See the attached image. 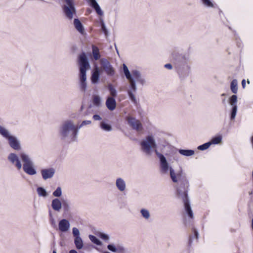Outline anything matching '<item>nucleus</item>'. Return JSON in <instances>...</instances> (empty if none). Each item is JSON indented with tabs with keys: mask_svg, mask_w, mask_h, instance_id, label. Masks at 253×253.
I'll list each match as a JSON object with an SVG mask.
<instances>
[{
	"mask_svg": "<svg viewBox=\"0 0 253 253\" xmlns=\"http://www.w3.org/2000/svg\"><path fill=\"white\" fill-rule=\"evenodd\" d=\"M55 173V169L53 168L42 169L41 170V173L43 180L52 178Z\"/></svg>",
	"mask_w": 253,
	"mask_h": 253,
	"instance_id": "ddd939ff",
	"label": "nucleus"
},
{
	"mask_svg": "<svg viewBox=\"0 0 253 253\" xmlns=\"http://www.w3.org/2000/svg\"><path fill=\"white\" fill-rule=\"evenodd\" d=\"M92 118L95 121H100L102 119L101 117L97 114L94 115Z\"/></svg>",
	"mask_w": 253,
	"mask_h": 253,
	"instance_id": "c03bdc74",
	"label": "nucleus"
},
{
	"mask_svg": "<svg viewBox=\"0 0 253 253\" xmlns=\"http://www.w3.org/2000/svg\"><path fill=\"white\" fill-rule=\"evenodd\" d=\"M135 91H133L131 89V88H130V89H129L128 91H127V93H128V95L129 96V97L130 98V99L131 100V101L136 104V102H137V100H136V99L135 98V95H134L133 94V92H135Z\"/></svg>",
	"mask_w": 253,
	"mask_h": 253,
	"instance_id": "c756f323",
	"label": "nucleus"
},
{
	"mask_svg": "<svg viewBox=\"0 0 253 253\" xmlns=\"http://www.w3.org/2000/svg\"><path fill=\"white\" fill-rule=\"evenodd\" d=\"M69 221L66 219H61L58 223L59 230L62 232H66L68 231L70 228Z\"/></svg>",
	"mask_w": 253,
	"mask_h": 253,
	"instance_id": "2eb2a0df",
	"label": "nucleus"
},
{
	"mask_svg": "<svg viewBox=\"0 0 253 253\" xmlns=\"http://www.w3.org/2000/svg\"><path fill=\"white\" fill-rule=\"evenodd\" d=\"M247 83H248V84H250V81H249V80H248V81H247Z\"/></svg>",
	"mask_w": 253,
	"mask_h": 253,
	"instance_id": "6e6d98bb",
	"label": "nucleus"
},
{
	"mask_svg": "<svg viewBox=\"0 0 253 253\" xmlns=\"http://www.w3.org/2000/svg\"><path fill=\"white\" fill-rule=\"evenodd\" d=\"M194 154V151L193 150H191V156Z\"/></svg>",
	"mask_w": 253,
	"mask_h": 253,
	"instance_id": "8fccbe9b",
	"label": "nucleus"
},
{
	"mask_svg": "<svg viewBox=\"0 0 253 253\" xmlns=\"http://www.w3.org/2000/svg\"><path fill=\"white\" fill-rule=\"evenodd\" d=\"M118 250L120 251H124L125 249L123 247H119Z\"/></svg>",
	"mask_w": 253,
	"mask_h": 253,
	"instance_id": "09e8293b",
	"label": "nucleus"
},
{
	"mask_svg": "<svg viewBox=\"0 0 253 253\" xmlns=\"http://www.w3.org/2000/svg\"><path fill=\"white\" fill-rule=\"evenodd\" d=\"M89 5L96 11L99 15H102L103 12L102 11L100 6L96 0H87Z\"/></svg>",
	"mask_w": 253,
	"mask_h": 253,
	"instance_id": "6ab92c4d",
	"label": "nucleus"
},
{
	"mask_svg": "<svg viewBox=\"0 0 253 253\" xmlns=\"http://www.w3.org/2000/svg\"><path fill=\"white\" fill-rule=\"evenodd\" d=\"M100 23H101V30L102 32L104 33L105 35L107 37L108 35V32L107 31V29L106 27L105 24L104 22V21L102 19H100Z\"/></svg>",
	"mask_w": 253,
	"mask_h": 253,
	"instance_id": "f704fd0d",
	"label": "nucleus"
},
{
	"mask_svg": "<svg viewBox=\"0 0 253 253\" xmlns=\"http://www.w3.org/2000/svg\"><path fill=\"white\" fill-rule=\"evenodd\" d=\"M92 103L96 107L99 108L102 106L101 97L98 95H94L92 96Z\"/></svg>",
	"mask_w": 253,
	"mask_h": 253,
	"instance_id": "412c9836",
	"label": "nucleus"
},
{
	"mask_svg": "<svg viewBox=\"0 0 253 253\" xmlns=\"http://www.w3.org/2000/svg\"><path fill=\"white\" fill-rule=\"evenodd\" d=\"M100 126L103 130L106 131H110L112 130V126L104 122H101Z\"/></svg>",
	"mask_w": 253,
	"mask_h": 253,
	"instance_id": "a878e982",
	"label": "nucleus"
},
{
	"mask_svg": "<svg viewBox=\"0 0 253 253\" xmlns=\"http://www.w3.org/2000/svg\"><path fill=\"white\" fill-rule=\"evenodd\" d=\"M74 243L78 249L80 250L83 248V242L80 237H76V238H75Z\"/></svg>",
	"mask_w": 253,
	"mask_h": 253,
	"instance_id": "5701e85b",
	"label": "nucleus"
},
{
	"mask_svg": "<svg viewBox=\"0 0 253 253\" xmlns=\"http://www.w3.org/2000/svg\"><path fill=\"white\" fill-rule=\"evenodd\" d=\"M100 77V69L96 66L92 72L91 76V81L93 84H96L98 83Z\"/></svg>",
	"mask_w": 253,
	"mask_h": 253,
	"instance_id": "dca6fc26",
	"label": "nucleus"
},
{
	"mask_svg": "<svg viewBox=\"0 0 253 253\" xmlns=\"http://www.w3.org/2000/svg\"><path fill=\"white\" fill-rule=\"evenodd\" d=\"M73 234L75 238H76V237H80V231L76 227H74L73 228Z\"/></svg>",
	"mask_w": 253,
	"mask_h": 253,
	"instance_id": "79ce46f5",
	"label": "nucleus"
},
{
	"mask_svg": "<svg viewBox=\"0 0 253 253\" xmlns=\"http://www.w3.org/2000/svg\"><path fill=\"white\" fill-rule=\"evenodd\" d=\"M203 4L208 7H213V4L210 0H202Z\"/></svg>",
	"mask_w": 253,
	"mask_h": 253,
	"instance_id": "a19ab883",
	"label": "nucleus"
},
{
	"mask_svg": "<svg viewBox=\"0 0 253 253\" xmlns=\"http://www.w3.org/2000/svg\"><path fill=\"white\" fill-rule=\"evenodd\" d=\"M0 135L7 140L9 147L15 151L22 149L21 142L18 138L13 135L6 127L0 125Z\"/></svg>",
	"mask_w": 253,
	"mask_h": 253,
	"instance_id": "423d86ee",
	"label": "nucleus"
},
{
	"mask_svg": "<svg viewBox=\"0 0 253 253\" xmlns=\"http://www.w3.org/2000/svg\"><path fill=\"white\" fill-rule=\"evenodd\" d=\"M116 186L121 192L124 193L126 189V184L125 180L122 177H118L116 180Z\"/></svg>",
	"mask_w": 253,
	"mask_h": 253,
	"instance_id": "4468645a",
	"label": "nucleus"
},
{
	"mask_svg": "<svg viewBox=\"0 0 253 253\" xmlns=\"http://www.w3.org/2000/svg\"><path fill=\"white\" fill-rule=\"evenodd\" d=\"M231 90L234 93H236L238 90L237 81L236 80H233L231 83Z\"/></svg>",
	"mask_w": 253,
	"mask_h": 253,
	"instance_id": "cd10ccee",
	"label": "nucleus"
},
{
	"mask_svg": "<svg viewBox=\"0 0 253 253\" xmlns=\"http://www.w3.org/2000/svg\"><path fill=\"white\" fill-rule=\"evenodd\" d=\"M97 236L102 239H103L104 240H108L109 239V237L108 235L102 232H99L97 234Z\"/></svg>",
	"mask_w": 253,
	"mask_h": 253,
	"instance_id": "4c0bfd02",
	"label": "nucleus"
},
{
	"mask_svg": "<svg viewBox=\"0 0 253 253\" xmlns=\"http://www.w3.org/2000/svg\"><path fill=\"white\" fill-rule=\"evenodd\" d=\"M107 248L109 250L113 252H116L117 249L114 245L110 244L107 246Z\"/></svg>",
	"mask_w": 253,
	"mask_h": 253,
	"instance_id": "37998d69",
	"label": "nucleus"
},
{
	"mask_svg": "<svg viewBox=\"0 0 253 253\" xmlns=\"http://www.w3.org/2000/svg\"><path fill=\"white\" fill-rule=\"evenodd\" d=\"M188 244H190V237H189L188 238Z\"/></svg>",
	"mask_w": 253,
	"mask_h": 253,
	"instance_id": "603ef678",
	"label": "nucleus"
},
{
	"mask_svg": "<svg viewBox=\"0 0 253 253\" xmlns=\"http://www.w3.org/2000/svg\"><path fill=\"white\" fill-rule=\"evenodd\" d=\"M62 194V188L61 187L58 186L56 188V189L53 192L52 195L56 197V198H58L60 197Z\"/></svg>",
	"mask_w": 253,
	"mask_h": 253,
	"instance_id": "c85d7f7f",
	"label": "nucleus"
},
{
	"mask_svg": "<svg viewBox=\"0 0 253 253\" xmlns=\"http://www.w3.org/2000/svg\"><path fill=\"white\" fill-rule=\"evenodd\" d=\"M108 90L110 92L111 97H113L115 98L117 94V92L116 89L114 87V86L112 84H109L108 86Z\"/></svg>",
	"mask_w": 253,
	"mask_h": 253,
	"instance_id": "7c9ffc66",
	"label": "nucleus"
},
{
	"mask_svg": "<svg viewBox=\"0 0 253 253\" xmlns=\"http://www.w3.org/2000/svg\"><path fill=\"white\" fill-rule=\"evenodd\" d=\"M131 73L132 76L133 77V78L136 80L137 82L142 85H144L145 84V80L142 77L141 74L139 71L137 70H134L131 71Z\"/></svg>",
	"mask_w": 253,
	"mask_h": 253,
	"instance_id": "f3484780",
	"label": "nucleus"
},
{
	"mask_svg": "<svg viewBox=\"0 0 253 253\" xmlns=\"http://www.w3.org/2000/svg\"><path fill=\"white\" fill-rule=\"evenodd\" d=\"M74 25L76 29L81 34H84V26L78 18H75L74 20Z\"/></svg>",
	"mask_w": 253,
	"mask_h": 253,
	"instance_id": "aec40b11",
	"label": "nucleus"
},
{
	"mask_svg": "<svg viewBox=\"0 0 253 253\" xmlns=\"http://www.w3.org/2000/svg\"><path fill=\"white\" fill-rule=\"evenodd\" d=\"M164 67L168 69L169 70H171L172 69V66L170 64H166L165 65Z\"/></svg>",
	"mask_w": 253,
	"mask_h": 253,
	"instance_id": "a18cd8bd",
	"label": "nucleus"
},
{
	"mask_svg": "<svg viewBox=\"0 0 253 253\" xmlns=\"http://www.w3.org/2000/svg\"><path fill=\"white\" fill-rule=\"evenodd\" d=\"M140 212L142 217L146 220H148L150 218V213L148 210L145 209H142L140 210Z\"/></svg>",
	"mask_w": 253,
	"mask_h": 253,
	"instance_id": "393cba45",
	"label": "nucleus"
},
{
	"mask_svg": "<svg viewBox=\"0 0 253 253\" xmlns=\"http://www.w3.org/2000/svg\"><path fill=\"white\" fill-rule=\"evenodd\" d=\"M222 140V137L220 135H218L212 138L211 141L210 142L211 143V144H217L221 142Z\"/></svg>",
	"mask_w": 253,
	"mask_h": 253,
	"instance_id": "473e14b6",
	"label": "nucleus"
},
{
	"mask_svg": "<svg viewBox=\"0 0 253 253\" xmlns=\"http://www.w3.org/2000/svg\"><path fill=\"white\" fill-rule=\"evenodd\" d=\"M190 216H191V218H192L193 217V214H192V211H191V214H190Z\"/></svg>",
	"mask_w": 253,
	"mask_h": 253,
	"instance_id": "3c124183",
	"label": "nucleus"
},
{
	"mask_svg": "<svg viewBox=\"0 0 253 253\" xmlns=\"http://www.w3.org/2000/svg\"><path fill=\"white\" fill-rule=\"evenodd\" d=\"M88 237L90 240L96 245L101 246L102 245L101 242L95 236L92 235H89Z\"/></svg>",
	"mask_w": 253,
	"mask_h": 253,
	"instance_id": "2f4dec72",
	"label": "nucleus"
},
{
	"mask_svg": "<svg viewBox=\"0 0 253 253\" xmlns=\"http://www.w3.org/2000/svg\"><path fill=\"white\" fill-rule=\"evenodd\" d=\"M66 4L63 6V10L65 16L69 19L73 18L74 14H76V8L74 6V0H64Z\"/></svg>",
	"mask_w": 253,
	"mask_h": 253,
	"instance_id": "1a4fd4ad",
	"label": "nucleus"
},
{
	"mask_svg": "<svg viewBox=\"0 0 253 253\" xmlns=\"http://www.w3.org/2000/svg\"><path fill=\"white\" fill-rule=\"evenodd\" d=\"M92 55L95 60H98L100 58V54L98 48L94 45H92Z\"/></svg>",
	"mask_w": 253,
	"mask_h": 253,
	"instance_id": "4be33fe9",
	"label": "nucleus"
},
{
	"mask_svg": "<svg viewBox=\"0 0 253 253\" xmlns=\"http://www.w3.org/2000/svg\"><path fill=\"white\" fill-rule=\"evenodd\" d=\"M123 69L124 73L129 83V87L133 91H136L137 87L134 79L132 78L127 66L125 64H123Z\"/></svg>",
	"mask_w": 253,
	"mask_h": 253,
	"instance_id": "f8f14e48",
	"label": "nucleus"
},
{
	"mask_svg": "<svg viewBox=\"0 0 253 253\" xmlns=\"http://www.w3.org/2000/svg\"><path fill=\"white\" fill-rule=\"evenodd\" d=\"M106 106L110 111H113L116 107V101L115 98L108 97L106 101Z\"/></svg>",
	"mask_w": 253,
	"mask_h": 253,
	"instance_id": "a211bd4d",
	"label": "nucleus"
},
{
	"mask_svg": "<svg viewBox=\"0 0 253 253\" xmlns=\"http://www.w3.org/2000/svg\"><path fill=\"white\" fill-rule=\"evenodd\" d=\"M78 133L76 126L72 120L65 121L59 129L61 139L69 142L77 141Z\"/></svg>",
	"mask_w": 253,
	"mask_h": 253,
	"instance_id": "20e7f679",
	"label": "nucleus"
},
{
	"mask_svg": "<svg viewBox=\"0 0 253 253\" xmlns=\"http://www.w3.org/2000/svg\"><path fill=\"white\" fill-rule=\"evenodd\" d=\"M7 160L17 170H20L22 168L23 171L29 175L37 174L34 162L26 152H20L18 155L15 153H10L7 156Z\"/></svg>",
	"mask_w": 253,
	"mask_h": 253,
	"instance_id": "f03ea898",
	"label": "nucleus"
},
{
	"mask_svg": "<svg viewBox=\"0 0 253 253\" xmlns=\"http://www.w3.org/2000/svg\"><path fill=\"white\" fill-rule=\"evenodd\" d=\"M91 123V121L89 120L84 121L82 123L78 126H76L78 131L79 129L84 126L90 125Z\"/></svg>",
	"mask_w": 253,
	"mask_h": 253,
	"instance_id": "e433bc0d",
	"label": "nucleus"
},
{
	"mask_svg": "<svg viewBox=\"0 0 253 253\" xmlns=\"http://www.w3.org/2000/svg\"><path fill=\"white\" fill-rule=\"evenodd\" d=\"M53 253H56V251L54 250V251H53Z\"/></svg>",
	"mask_w": 253,
	"mask_h": 253,
	"instance_id": "864d4df0",
	"label": "nucleus"
},
{
	"mask_svg": "<svg viewBox=\"0 0 253 253\" xmlns=\"http://www.w3.org/2000/svg\"><path fill=\"white\" fill-rule=\"evenodd\" d=\"M104 253H110L108 252H104Z\"/></svg>",
	"mask_w": 253,
	"mask_h": 253,
	"instance_id": "5fc2aeb1",
	"label": "nucleus"
},
{
	"mask_svg": "<svg viewBox=\"0 0 253 253\" xmlns=\"http://www.w3.org/2000/svg\"><path fill=\"white\" fill-rule=\"evenodd\" d=\"M51 206L55 211L59 212L62 208L64 212H68L71 210L70 202L67 199L54 198L51 201Z\"/></svg>",
	"mask_w": 253,
	"mask_h": 253,
	"instance_id": "0eeeda50",
	"label": "nucleus"
},
{
	"mask_svg": "<svg viewBox=\"0 0 253 253\" xmlns=\"http://www.w3.org/2000/svg\"><path fill=\"white\" fill-rule=\"evenodd\" d=\"M126 120L129 126L133 129L136 130L137 132H141L143 130V126L138 120L130 116H127Z\"/></svg>",
	"mask_w": 253,
	"mask_h": 253,
	"instance_id": "9b49d317",
	"label": "nucleus"
},
{
	"mask_svg": "<svg viewBox=\"0 0 253 253\" xmlns=\"http://www.w3.org/2000/svg\"><path fill=\"white\" fill-rule=\"evenodd\" d=\"M237 110V106H233L231 113V119H234L236 116Z\"/></svg>",
	"mask_w": 253,
	"mask_h": 253,
	"instance_id": "58836bf2",
	"label": "nucleus"
},
{
	"mask_svg": "<svg viewBox=\"0 0 253 253\" xmlns=\"http://www.w3.org/2000/svg\"><path fill=\"white\" fill-rule=\"evenodd\" d=\"M69 253H78L75 250H71L69 251Z\"/></svg>",
	"mask_w": 253,
	"mask_h": 253,
	"instance_id": "de8ad7c7",
	"label": "nucleus"
},
{
	"mask_svg": "<svg viewBox=\"0 0 253 253\" xmlns=\"http://www.w3.org/2000/svg\"><path fill=\"white\" fill-rule=\"evenodd\" d=\"M195 239L196 242H198V233L195 228H192L191 229V243L192 240Z\"/></svg>",
	"mask_w": 253,
	"mask_h": 253,
	"instance_id": "bb28decb",
	"label": "nucleus"
},
{
	"mask_svg": "<svg viewBox=\"0 0 253 253\" xmlns=\"http://www.w3.org/2000/svg\"><path fill=\"white\" fill-rule=\"evenodd\" d=\"M142 152L147 156H151L154 152L160 160V170L162 174H168L169 171L172 181L176 183L180 176V173H175L173 168L169 166L166 157L156 149L157 145L152 135L147 136L140 143Z\"/></svg>",
	"mask_w": 253,
	"mask_h": 253,
	"instance_id": "f257e3e1",
	"label": "nucleus"
},
{
	"mask_svg": "<svg viewBox=\"0 0 253 253\" xmlns=\"http://www.w3.org/2000/svg\"><path fill=\"white\" fill-rule=\"evenodd\" d=\"M187 253H189V251L188 250L187 251Z\"/></svg>",
	"mask_w": 253,
	"mask_h": 253,
	"instance_id": "4d7b16f0",
	"label": "nucleus"
},
{
	"mask_svg": "<svg viewBox=\"0 0 253 253\" xmlns=\"http://www.w3.org/2000/svg\"><path fill=\"white\" fill-rule=\"evenodd\" d=\"M37 192L38 195L40 197H46L47 196V193L46 190L42 187H38L37 189Z\"/></svg>",
	"mask_w": 253,
	"mask_h": 253,
	"instance_id": "b1692460",
	"label": "nucleus"
},
{
	"mask_svg": "<svg viewBox=\"0 0 253 253\" xmlns=\"http://www.w3.org/2000/svg\"><path fill=\"white\" fill-rule=\"evenodd\" d=\"M189 57L181 55L177 65V71L180 78L188 75L189 70Z\"/></svg>",
	"mask_w": 253,
	"mask_h": 253,
	"instance_id": "6e6552de",
	"label": "nucleus"
},
{
	"mask_svg": "<svg viewBox=\"0 0 253 253\" xmlns=\"http://www.w3.org/2000/svg\"><path fill=\"white\" fill-rule=\"evenodd\" d=\"M242 85L243 88H244L246 86V81L244 79L242 81Z\"/></svg>",
	"mask_w": 253,
	"mask_h": 253,
	"instance_id": "49530a36",
	"label": "nucleus"
},
{
	"mask_svg": "<svg viewBox=\"0 0 253 253\" xmlns=\"http://www.w3.org/2000/svg\"><path fill=\"white\" fill-rule=\"evenodd\" d=\"M78 63L79 67V85L80 90L85 92L87 87L86 72L90 68L88 59L84 52L78 56Z\"/></svg>",
	"mask_w": 253,
	"mask_h": 253,
	"instance_id": "7ed1b4c3",
	"label": "nucleus"
},
{
	"mask_svg": "<svg viewBox=\"0 0 253 253\" xmlns=\"http://www.w3.org/2000/svg\"><path fill=\"white\" fill-rule=\"evenodd\" d=\"M211 143L209 142L201 145H200L199 146H198V149L200 150H205L209 148L210 146L211 145Z\"/></svg>",
	"mask_w": 253,
	"mask_h": 253,
	"instance_id": "c9c22d12",
	"label": "nucleus"
},
{
	"mask_svg": "<svg viewBox=\"0 0 253 253\" xmlns=\"http://www.w3.org/2000/svg\"><path fill=\"white\" fill-rule=\"evenodd\" d=\"M177 192L178 197L182 200L184 209L182 214L183 224L188 227L190 226V204L188 196V185L186 187L182 184L177 188Z\"/></svg>",
	"mask_w": 253,
	"mask_h": 253,
	"instance_id": "39448f33",
	"label": "nucleus"
},
{
	"mask_svg": "<svg viewBox=\"0 0 253 253\" xmlns=\"http://www.w3.org/2000/svg\"><path fill=\"white\" fill-rule=\"evenodd\" d=\"M179 153L185 156H190V150H183V149H179L178 150Z\"/></svg>",
	"mask_w": 253,
	"mask_h": 253,
	"instance_id": "ea45409f",
	"label": "nucleus"
},
{
	"mask_svg": "<svg viewBox=\"0 0 253 253\" xmlns=\"http://www.w3.org/2000/svg\"><path fill=\"white\" fill-rule=\"evenodd\" d=\"M237 97L236 95H233L230 98L229 103L232 106H237Z\"/></svg>",
	"mask_w": 253,
	"mask_h": 253,
	"instance_id": "72a5a7b5",
	"label": "nucleus"
},
{
	"mask_svg": "<svg viewBox=\"0 0 253 253\" xmlns=\"http://www.w3.org/2000/svg\"><path fill=\"white\" fill-rule=\"evenodd\" d=\"M101 69L104 71L105 73L109 76H113L115 74V69L111 64L110 62L106 58H101L100 60Z\"/></svg>",
	"mask_w": 253,
	"mask_h": 253,
	"instance_id": "9d476101",
	"label": "nucleus"
}]
</instances>
